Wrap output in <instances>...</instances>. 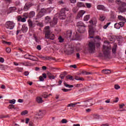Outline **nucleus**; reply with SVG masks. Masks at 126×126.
I'll use <instances>...</instances> for the list:
<instances>
[{"label": "nucleus", "instance_id": "f3484780", "mask_svg": "<svg viewBox=\"0 0 126 126\" xmlns=\"http://www.w3.org/2000/svg\"><path fill=\"white\" fill-rule=\"evenodd\" d=\"M21 30L22 31V32H23V33H26V32H27V31H28V27H27V26L25 24H24L22 26Z\"/></svg>", "mask_w": 126, "mask_h": 126}, {"label": "nucleus", "instance_id": "ddd939ff", "mask_svg": "<svg viewBox=\"0 0 126 126\" xmlns=\"http://www.w3.org/2000/svg\"><path fill=\"white\" fill-rule=\"evenodd\" d=\"M44 115V113H43V111H38L36 113V116L34 117V119H36V120H38V119H40L41 118L40 117H42Z\"/></svg>", "mask_w": 126, "mask_h": 126}, {"label": "nucleus", "instance_id": "5fc2aeb1", "mask_svg": "<svg viewBox=\"0 0 126 126\" xmlns=\"http://www.w3.org/2000/svg\"><path fill=\"white\" fill-rule=\"evenodd\" d=\"M46 9H45V8H42L41 9V10H40V12H41L42 13H46Z\"/></svg>", "mask_w": 126, "mask_h": 126}, {"label": "nucleus", "instance_id": "13d9d810", "mask_svg": "<svg viewBox=\"0 0 126 126\" xmlns=\"http://www.w3.org/2000/svg\"><path fill=\"white\" fill-rule=\"evenodd\" d=\"M21 19H22V17L20 16H18L17 17V20L18 21H21Z\"/></svg>", "mask_w": 126, "mask_h": 126}, {"label": "nucleus", "instance_id": "603ef678", "mask_svg": "<svg viewBox=\"0 0 126 126\" xmlns=\"http://www.w3.org/2000/svg\"><path fill=\"white\" fill-rule=\"evenodd\" d=\"M64 76H65V74H61L60 75V77L61 78V79H63V78H64Z\"/></svg>", "mask_w": 126, "mask_h": 126}, {"label": "nucleus", "instance_id": "5701e85b", "mask_svg": "<svg viewBox=\"0 0 126 126\" xmlns=\"http://www.w3.org/2000/svg\"><path fill=\"white\" fill-rule=\"evenodd\" d=\"M36 102L37 103H38L39 104H41V103H43V101L41 97L38 96L36 97Z\"/></svg>", "mask_w": 126, "mask_h": 126}, {"label": "nucleus", "instance_id": "4468645a", "mask_svg": "<svg viewBox=\"0 0 126 126\" xmlns=\"http://www.w3.org/2000/svg\"><path fill=\"white\" fill-rule=\"evenodd\" d=\"M97 8L99 10H103V11H109V10L106 8L103 5L99 4L97 6Z\"/></svg>", "mask_w": 126, "mask_h": 126}, {"label": "nucleus", "instance_id": "79ce46f5", "mask_svg": "<svg viewBox=\"0 0 126 126\" xmlns=\"http://www.w3.org/2000/svg\"><path fill=\"white\" fill-rule=\"evenodd\" d=\"M6 53H8V54H9L10 52H11V49L9 47H7L6 48Z\"/></svg>", "mask_w": 126, "mask_h": 126}, {"label": "nucleus", "instance_id": "f704fd0d", "mask_svg": "<svg viewBox=\"0 0 126 126\" xmlns=\"http://www.w3.org/2000/svg\"><path fill=\"white\" fill-rule=\"evenodd\" d=\"M89 18H90V16L89 15H87L84 17V21H88V20H89Z\"/></svg>", "mask_w": 126, "mask_h": 126}, {"label": "nucleus", "instance_id": "39448f33", "mask_svg": "<svg viewBox=\"0 0 126 126\" xmlns=\"http://www.w3.org/2000/svg\"><path fill=\"white\" fill-rule=\"evenodd\" d=\"M116 2L119 5L118 10L120 12H126V3L122 1L121 0H116Z\"/></svg>", "mask_w": 126, "mask_h": 126}, {"label": "nucleus", "instance_id": "c85d7f7f", "mask_svg": "<svg viewBox=\"0 0 126 126\" xmlns=\"http://www.w3.org/2000/svg\"><path fill=\"white\" fill-rule=\"evenodd\" d=\"M58 41L59 43H63L64 42V39L62 36H60L58 38Z\"/></svg>", "mask_w": 126, "mask_h": 126}, {"label": "nucleus", "instance_id": "bb28decb", "mask_svg": "<svg viewBox=\"0 0 126 126\" xmlns=\"http://www.w3.org/2000/svg\"><path fill=\"white\" fill-rule=\"evenodd\" d=\"M28 23L30 27H31L32 28H33V27H35V25L33 24V23L32 22V21L29 20L28 21Z\"/></svg>", "mask_w": 126, "mask_h": 126}, {"label": "nucleus", "instance_id": "e2e57ef3", "mask_svg": "<svg viewBox=\"0 0 126 126\" xmlns=\"http://www.w3.org/2000/svg\"><path fill=\"white\" fill-rule=\"evenodd\" d=\"M0 63H4V59L3 58H0Z\"/></svg>", "mask_w": 126, "mask_h": 126}, {"label": "nucleus", "instance_id": "6e6552de", "mask_svg": "<svg viewBox=\"0 0 126 126\" xmlns=\"http://www.w3.org/2000/svg\"><path fill=\"white\" fill-rule=\"evenodd\" d=\"M90 23L91 25L89 26V38H94V29H93V21H90Z\"/></svg>", "mask_w": 126, "mask_h": 126}, {"label": "nucleus", "instance_id": "dca6fc26", "mask_svg": "<svg viewBox=\"0 0 126 126\" xmlns=\"http://www.w3.org/2000/svg\"><path fill=\"white\" fill-rule=\"evenodd\" d=\"M8 109H9V110H12L13 111H17L18 110V108H16L15 106H14L13 104H10L8 106Z\"/></svg>", "mask_w": 126, "mask_h": 126}, {"label": "nucleus", "instance_id": "aec40b11", "mask_svg": "<svg viewBox=\"0 0 126 126\" xmlns=\"http://www.w3.org/2000/svg\"><path fill=\"white\" fill-rule=\"evenodd\" d=\"M118 18L119 20H120V21H122V22H126V18L122 15H119Z\"/></svg>", "mask_w": 126, "mask_h": 126}, {"label": "nucleus", "instance_id": "6e6d98bb", "mask_svg": "<svg viewBox=\"0 0 126 126\" xmlns=\"http://www.w3.org/2000/svg\"><path fill=\"white\" fill-rule=\"evenodd\" d=\"M54 1H55V0H48V3L49 4H52V3H53Z\"/></svg>", "mask_w": 126, "mask_h": 126}, {"label": "nucleus", "instance_id": "338daca9", "mask_svg": "<svg viewBox=\"0 0 126 126\" xmlns=\"http://www.w3.org/2000/svg\"><path fill=\"white\" fill-rule=\"evenodd\" d=\"M39 80L40 81H44V78L43 77V76H40L39 77Z\"/></svg>", "mask_w": 126, "mask_h": 126}, {"label": "nucleus", "instance_id": "0eeeda50", "mask_svg": "<svg viewBox=\"0 0 126 126\" xmlns=\"http://www.w3.org/2000/svg\"><path fill=\"white\" fill-rule=\"evenodd\" d=\"M45 23H50L51 27H54V25H56L58 23V19L57 18H54L53 21L51 22V17L49 16H46L45 19Z\"/></svg>", "mask_w": 126, "mask_h": 126}, {"label": "nucleus", "instance_id": "cd10ccee", "mask_svg": "<svg viewBox=\"0 0 126 126\" xmlns=\"http://www.w3.org/2000/svg\"><path fill=\"white\" fill-rule=\"evenodd\" d=\"M77 6L79 8V7H84L85 5L82 2H78Z\"/></svg>", "mask_w": 126, "mask_h": 126}, {"label": "nucleus", "instance_id": "0e129e2a", "mask_svg": "<svg viewBox=\"0 0 126 126\" xmlns=\"http://www.w3.org/2000/svg\"><path fill=\"white\" fill-rule=\"evenodd\" d=\"M15 5L17 6V5H19V4H20V1H16L15 3Z\"/></svg>", "mask_w": 126, "mask_h": 126}, {"label": "nucleus", "instance_id": "a878e982", "mask_svg": "<svg viewBox=\"0 0 126 126\" xmlns=\"http://www.w3.org/2000/svg\"><path fill=\"white\" fill-rule=\"evenodd\" d=\"M111 72V70L109 69H103L102 70V73H104V74H109Z\"/></svg>", "mask_w": 126, "mask_h": 126}, {"label": "nucleus", "instance_id": "c9c22d12", "mask_svg": "<svg viewBox=\"0 0 126 126\" xmlns=\"http://www.w3.org/2000/svg\"><path fill=\"white\" fill-rule=\"evenodd\" d=\"M114 27L116 29H120L121 28V26L120 25V24L119 23H116L114 25Z\"/></svg>", "mask_w": 126, "mask_h": 126}, {"label": "nucleus", "instance_id": "f8f14e48", "mask_svg": "<svg viewBox=\"0 0 126 126\" xmlns=\"http://www.w3.org/2000/svg\"><path fill=\"white\" fill-rule=\"evenodd\" d=\"M35 13L34 11H31L29 14H25L24 16H26V18H28V17L29 18H33L35 16Z\"/></svg>", "mask_w": 126, "mask_h": 126}, {"label": "nucleus", "instance_id": "bf43d9fd", "mask_svg": "<svg viewBox=\"0 0 126 126\" xmlns=\"http://www.w3.org/2000/svg\"><path fill=\"white\" fill-rule=\"evenodd\" d=\"M123 107H125V104H124V103H122L119 105V108L120 109H122L123 108Z\"/></svg>", "mask_w": 126, "mask_h": 126}, {"label": "nucleus", "instance_id": "f03ea898", "mask_svg": "<svg viewBox=\"0 0 126 126\" xmlns=\"http://www.w3.org/2000/svg\"><path fill=\"white\" fill-rule=\"evenodd\" d=\"M86 27V26H85L82 22H79L77 23L76 28L77 31H76V32L78 33L79 35H80V37L81 36L80 34L85 33V31H86L85 30Z\"/></svg>", "mask_w": 126, "mask_h": 126}, {"label": "nucleus", "instance_id": "3c124183", "mask_svg": "<svg viewBox=\"0 0 126 126\" xmlns=\"http://www.w3.org/2000/svg\"><path fill=\"white\" fill-rule=\"evenodd\" d=\"M62 91H63V92H68V91H70V89H62Z\"/></svg>", "mask_w": 126, "mask_h": 126}, {"label": "nucleus", "instance_id": "c03bdc74", "mask_svg": "<svg viewBox=\"0 0 126 126\" xmlns=\"http://www.w3.org/2000/svg\"><path fill=\"white\" fill-rule=\"evenodd\" d=\"M3 44H7V45H11V42L6 41L5 40H3L2 41Z\"/></svg>", "mask_w": 126, "mask_h": 126}, {"label": "nucleus", "instance_id": "f257e3e1", "mask_svg": "<svg viewBox=\"0 0 126 126\" xmlns=\"http://www.w3.org/2000/svg\"><path fill=\"white\" fill-rule=\"evenodd\" d=\"M65 37L67 38V39H70L71 40H79L80 34H79L77 32H75L73 33V35H72V32L69 30L65 33Z\"/></svg>", "mask_w": 126, "mask_h": 126}, {"label": "nucleus", "instance_id": "72a5a7b5", "mask_svg": "<svg viewBox=\"0 0 126 126\" xmlns=\"http://www.w3.org/2000/svg\"><path fill=\"white\" fill-rule=\"evenodd\" d=\"M64 86H65V87H67L68 88H72L73 87V85H68L66 84V83H64Z\"/></svg>", "mask_w": 126, "mask_h": 126}, {"label": "nucleus", "instance_id": "a19ab883", "mask_svg": "<svg viewBox=\"0 0 126 126\" xmlns=\"http://www.w3.org/2000/svg\"><path fill=\"white\" fill-rule=\"evenodd\" d=\"M110 24H111V22L107 23L106 25L103 26V29H107V28H108V27L109 26V25H110Z\"/></svg>", "mask_w": 126, "mask_h": 126}, {"label": "nucleus", "instance_id": "6ab92c4d", "mask_svg": "<svg viewBox=\"0 0 126 126\" xmlns=\"http://www.w3.org/2000/svg\"><path fill=\"white\" fill-rule=\"evenodd\" d=\"M77 104H80V102L71 103L67 105V107L70 108H74V107H75V105H77Z\"/></svg>", "mask_w": 126, "mask_h": 126}, {"label": "nucleus", "instance_id": "774afa93", "mask_svg": "<svg viewBox=\"0 0 126 126\" xmlns=\"http://www.w3.org/2000/svg\"><path fill=\"white\" fill-rule=\"evenodd\" d=\"M30 119L29 118H26V124H28L29 123Z\"/></svg>", "mask_w": 126, "mask_h": 126}, {"label": "nucleus", "instance_id": "680f3d73", "mask_svg": "<svg viewBox=\"0 0 126 126\" xmlns=\"http://www.w3.org/2000/svg\"><path fill=\"white\" fill-rule=\"evenodd\" d=\"M64 2L63 0H60L58 2L59 4H64Z\"/></svg>", "mask_w": 126, "mask_h": 126}, {"label": "nucleus", "instance_id": "8fccbe9b", "mask_svg": "<svg viewBox=\"0 0 126 126\" xmlns=\"http://www.w3.org/2000/svg\"><path fill=\"white\" fill-rule=\"evenodd\" d=\"M17 70H18V71H22V70H23V68L22 67H17L16 68Z\"/></svg>", "mask_w": 126, "mask_h": 126}, {"label": "nucleus", "instance_id": "b1692460", "mask_svg": "<svg viewBox=\"0 0 126 126\" xmlns=\"http://www.w3.org/2000/svg\"><path fill=\"white\" fill-rule=\"evenodd\" d=\"M16 10V8L15 7H10L9 8V13H10L11 12H14Z\"/></svg>", "mask_w": 126, "mask_h": 126}, {"label": "nucleus", "instance_id": "a211bd4d", "mask_svg": "<svg viewBox=\"0 0 126 126\" xmlns=\"http://www.w3.org/2000/svg\"><path fill=\"white\" fill-rule=\"evenodd\" d=\"M84 13H85V11L83 10H80L77 15V18H80V17L83 16Z\"/></svg>", "mask_w": 126, "mask_h": 126}, {"label": "nucleus", "instance_id": "ea45409f", "mask_svg": "<svg viewBox=\"0 0 126 126\" xmlns=\"http://www.w3.org/2000/svg\"><path fill=\"white\" fill-rule=\"evenodd\" d=\"M22 64V65H24L25 66H28L29 63L28 62H23V63H21Z\"/></svg>", "mask_w": 126, "mask_h": 126}, {"label": "nucleus", "instance_id": "4be33fe9", "mask_svg": "<svg viewBox=\"0 0 126 126\" xmlns=\"http://www.w3.org/2000/svg\"><path fill=\"white\" fill-rule=\"evenodd\" d=\"M117 44H115L112 48V53L113 54H117Z\"/></svg>", "mask_w": 126, "mask_h": 126}, {"label": "nucleus", "instance_id": "2eb2a0df", "mask_svg": "<svg viewBox=\"0 0 126 126\" xmlns=\"http://www.w3.org/2000/svg\"><path fill=\"white\" fill-rule=\"evenodd\" d=\"M31 6H32V3L29 2L26 3L24 7V10H25V11H27L28 10H29Z\"/></svg>", "mask_w": 126, "mask_h": 126}, {"label": "nucleus", "instance_id": "7ed1b4c3", "mask_svg": "<svg viewBox=\"0 0 126 126\" xmlns=\"http://www.w3.org/2000/svg\"><path fill=\"white\" fill-rule=\"evenodd\" d=\"M96 39L97 40H99L100 39V37L99 36H96L95 37L94 39V41H90L88 45V50L90 52V53H94L95 52V45L96 44Z\"/></svg>", "mask_w": 126, "mask_h": 126}, {"label": "nucleus", "instance_id": "4d7b16f0", "mask_svg": "<svg viewBox=\"0 0 126 126\" xmlns=\"http://www.w3.org/2000/svg\"><path fill=\"white\" fill-rule=\"evenodd\" d=\"M62 123L63 124H66V123H67V121L66 119H63L62 120Z\"/></svg>", "mask_w": 126, "mask_h": 126}, {"label": "nucleus", "instance_id": "58836bf2", "mask_svg": "<svg viewBox=\"0 0 126 126\" xmlns=\"http://www.w3.org/2000/svg\"><path fill=\"white\" fill-rule=\"evenodd\" d=\"M82 73H83V74H85L86 75H89L90 74H91V73L86 71H83Z\"/></svg>", "mask_w": 126, "mask_h": 126}, {"label": "nucleus", "instance_id": "423d86ee", "mask_svg": "<svg viewBox=\"0 0 126 126\" xmlns=\"http://www.w3.org/2000/svg\"><path fill=\"white\" fill-rule=\"evenodd\" d=\"M45 38H46V39H49L50 40H54L55 39V35L51 33V31H50V27H45Z\"/></svg>", "mask_w": 126, "mask_h": 126}, {"label": "nucleus", "instance_id": "c756f323", "mask_svg": "<svg viewBox=\"0 0 126 126\" xmlns=\"http://www.w3.org/2000/svg\"><path fill=\"white\" fill-rule=\"evenodd\" d=\"M66 79H69V80H74L73 77L70 75H67L66 77Z\"/></svg>", "mask_w": 126, "mask_h": 126}, {"label": "nucleus", "instance_id": "e433bc0d", "mask_svg": "<svg viewBox=\"0 0 126 126\" xmlns=\"http://www.w3.org/2000/svg\"><path fill=\"white\" fill-rule=\"evenodd\" d=\"M75 79L76 80H82V81L84 80V79H83V78H82V77L80 78L78 76H75Z\"/></svg>", "mask_w": 126, "mask_h": 126}, {"label": "nucleus", "instance_id": "20e7f679", "mask_svg": "<svg viewBox=\"0 0 126 126\" xmlns=\"http://www.w3.org/2000/svg\"><path fill=\"white\" fill-rule=\"evenodd\" d=\"M111 48L109 46L106 45H103V48L102 50L103 54L102 53H99V57H105V58H109L110 57V51Z\"/></svg>", "mask_w": 126, "mask_h": 126}, {"label": "nucleus", "instance_id": "de8ad7c7", "mask_svg": "<svg viewBox=\"0 0 126 126\" xmlns=\"http://www.w3.org/2000/svg\"><path fill=\"white\" fill-rule=\"evenodd\" d=\"M86 5L87 8H90L91 7V3H86Z\"/></svg>", "mask_w": 126, "mask_h": 126}, {"label": "nucleus", "instance_id": "49530a36", "mask_svg": "<svg viewBox=\"0 0 126 126\" xmlns=\"http://www.w3.org/2000/svg\"><path fill=\"white\" fill-rule=\"evenodd\" d=\"M38 58H40V59H44V60H47L48 59L46 57H43L42 55H38L37 56Z\"/></svg>", "mask_w": 126, "mask_h": 126}, {"label": "nucleus", "instance_id": "473e14b6", "mask_svg": "<svg viewBox=\"0 0 126 126\" xmlns=\"http://www.w3.org/2000/svg\"><path fill=\"white\" fill-rule=\"evenodd\" d=\"M37 18H41V17L44 16V13L40 11L37 15Z\"/></svg>", "mask_w": 126, "mask_h": 126}, {"label": "nucleus", "instance_id": "864d4df0", "mask_svg": "<svg viewBox=\"0 0 126 126\" xmlns=\"http://www.w3.org/2000/svg\"><path fill=\"white\" fill-rule=\"evenodd\" d=\"M114 88H115V89H116V90H118V89H120V88H121V87H120V86L118 85H115L114 86Z\"/></svg>", "mask_w": 126, "mask_h": 126}, {"label": "nucleus", "instance_id": "4c0bfd02", "mask_svg": "<svg viewBox=\"0 0 126 126\" xmlns=\"http://www.w3.org/2000/svg\"><path fill=\"white\" fill-rule=\"evenodd\" d=\"M16 102V100H15L14 99L9 100V103H10V104H15Z\"/></svg>", "mask_w": 126, "mask_h": 126}, {"label": "nucleus", "instance_id": "09e8293b", "mask_svg": "<svg viewBox=\"0 0 126 126\" xmlns=\"http://www.w3.org/2000/svg\"><path fill=\"white\" fill-rule=\"evenodd\" d=\"M93 117L94 119H99L100 116L98 114H94Z\"/></svg>", "mask_w": 126, "mask_h": 126}, {"label": "nucleus", "instance_id": "412c9836", "mask_svg": "<svg viewBox=\"0 0 126 126\" xmlns=\"http://www.w3.org/2000/svg\"><path fill=\"white\" fill-rule=\"evenodd\" d=\"M47 76L48 77V78H49V79H55L56 78V76H55V75L52 74V73L49 72L47 73Z\"/></svg>", "mask_w": 126, "mask_h": 126}, {"label": "nucleus", "instance_id": "9b49d317", "mask_svg": "<svg viewBox=\"0 0 126 126\" xmlns=\"http://www.w3.org/2000/svg\"><path fill=\"white\" fill-rule=\"evenodd\" d=\"M15 26V24L12 21H7L5 24V27L7 29H9L10 30H12Z\"/></svg>", "mask_w": 126, "mask_h": 126}, {"label": "nucleus", "instance_id": "a18cd8bd", "mask_svg": "<svg viewBox=\"0 0 126 126\" xmlns=\"http://www.w3.org/2000/svg\"><path fill=\"white\" fill-rule=\"evenodd\" d=\"M27 114H28V111H24L21 113L22 116H24L25 115H27Z\"/></svg>", "mask_w": 126, "mask_h": 126}, {"label": "nucleus", "instance_id": "9d476101", "mask_svg": "<svg viewBox=\"0 0 126 126\" xmlns=\"http://www.w3.org/2000/svg\"><path fill=\"white\" fill-rule=\"evenodd\" d=\"M24 58L27 60H30V61H33V62H38L39 60L38 58L30 54H26L24 56Z\"/></svg>", "mask_w": 126, "mask_h": 126}, {"label": "nucleus", "instance_id": "7c9ffc66", "mask_svg": "<svg viewBox=\"0 0 126 126\" xmlns=\"http://www.w3.org/2000/svg\"><path fill=\"white\" fill-rule=\"evenodd\" d=\"M79 9V8L77 6L74 7L73 8L72 11H73V12H74V13H76L77 11H78Z\"/></svg>", "mask_w": 126, "mask_h": 126}, {"label": "nucleus", "instance_id": "393cba45", "mask_svg": "<svg viewBox=\"0 0 126 126\" xmlns=\"http://www.w3.org/2000/svg\"><path fill=\"white\" fill-rule=\"evenodd\" d=\"M90 102H91V100H88L86 101H85L83 105L84 107H88V106H90L89 104H88V103H90Z\"/></svg>", "mask_w": 126, "mask_h": 126}, {"label": "nucleus", "instance_id": "052dcab7", "mask_svg": "<svg viewBox=\"0 0 126 126\" xmlns=\"http://www.w3.org/2000/svg\"><path fill=\"white\" fill-rule=\"evenodd\" d=\"M36 48L37 50H38V51H41V50L42 49L40 45H37Z\"/></svg>", "mask_w": 126, "mask_h": 126}, {"label": "nucleus", "instance_id": "2f4dec72", "mask_svg": "<svg viewBox=\"0 0 126 126\" xmlns=\"http://www.w3.org/2000/svg\"><path fill=\"white\" fill-rule=\"evenodd\" d=\"M106 19V17L104 16V15H100L99 17V20L100 21H104Z\"/></svg>", "mask_w": 126, "mask_h": 126}, {"label": "nucleus", "instance_id": "69168bd1", "mask_svg": "<svg viewBox=\"0 0 126 126\" xmlns=\"http://www.w3.org/2000/svg\"><path fill=\"white\" fill-rule=\"evenodd\" d=\"M21 22H26V18H22L21 20Z\"/></svg>", "mask_w": 126, "mask_h": 126}, {"label": "nucleus", "instance_id": "1a4fd4ad", "mask_svg": "<svg viewBox=\"0 0 126 126\" xmlns=\"http://www.w3.org/2000/svg\"><path fill=\"white\" fill-rule=\"evenodd\" d=\"M65 11H68V9L63 8L61 9L59 13V18L60 19H65Z\"/></svg>", "mask_w": 126, "mask_h": 126}, {"label": "nucleus", "instance_id": "37998d69", "mask_svg": "<svg viewBox=\"0 0 126 126\" xmlns=\"http://www.w3.org/2000/svg\"><path fill=\"white\" fill-rule=\"evenodd\" d=\"M125 23H126V22H120L118 24L120 25V27H123L124 26Z\"/></svg>", "mask_w": 126, "mask_h": 126}]
</instances>
